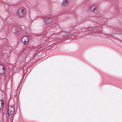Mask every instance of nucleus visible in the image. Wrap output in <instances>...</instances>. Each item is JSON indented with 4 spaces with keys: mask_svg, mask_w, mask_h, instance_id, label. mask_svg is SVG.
<instances>
[{
    "mask_svg": "<svg viewBox=\"0 0 122 122\" xmlns=\"http://www.w3.org/2000/svg\"><path fill=\"white\" fill-rule=\"evenodd\" d=\"M26 11L23 8L19 9L17 11V15L19 17L23 18L25 15Z\"/></svg>",
    "mask_w": 122,
    "mask_h": 122,
    "instance_id": "nucleus-1",
    "label": "nucleus"
},
{
    "mask_svg": "<svg viewBox=\"0 0 122 122\" xmlns=\"http://www.w3.org/2000/svg\"><path fill=\"white\" fill-rule=\"evenodd\" d=\"M15 111V109L14 106L11 105L9 106L8 110V114L11 115L13 114Z\"/></svg>",
    "mask_w": 122,
    "mask_h": 122,
    "instance_id": "nucleus-2",
    "label": "nucleus"
},
{
    "mask_svg": "<svg viewBox=\"0 0 122 122\" xmlns=\"http://www.w3.org/2000/svg\"><path fill=\"white\" fill-rule=\"evenodd\" d=\"M29 40L28 37L26 36L23 37L21 39V42L24 44H27Z\"/></svg>",
    "mask_w": 122,
    "mask_h": 122,
    "instance_id": "nucleus-3",
    "label": "nucleus"
},
{
    "mask_svg": "<svg viewBox=\"0 0 122 122\" xmlns=\"http://www.w3.org/2000/svg\"><path fill=\"white\" fill-rule=\"evenodd\" d=\"M5 72L4 66L2 65H0V74H3Z\"/></svg>",
    "mask_w": 122,
    "mask_h": 122,
    "instance_id": "nucleus-4",
    "label": "nucleus"
},
{
    "mask_svg": "<svg viewBox=\"0 0 122 122\" xmlns=\"http://www.w3.org/2000/svg\"><path fill=\"white\" fill-rule=\"evenodd\" d=\"M44 20H45V22L47 23H50L52 21L51 18L49 17H46L44 18Z\"/></svg>",
    "mask_w": 122,
    "mask_h": 122,
    "instance_id": "nucleus-5",
    "label": "nucleus"
},
{
    "mask_svg": "<svg viewBox=\"0 0 122 122\" xmlns=\"http://www.w3.org/2000/svg\"><path fill=\"white\" fill-rule=\"evenodd\" d=\"M97 8V6L96 5H92L91 7L90 10L92 11H94L96 10Z\"/></svg>",
    "mask_w": 122,
    "mask_h": 122,
    "instance_id": "nucleus-6",
    "label": "nucleus"
},
{
    "mask_svg": "<svg viewBox=\"0 0 122 122\" xmlns=\"http://www.w3.org/2000/svg\"><path fill=\"white\" fill-rule=\"evenodd\" d=\"M4 106L3 101L2 100H0V110L2 109Z\"/></svg>",
    "mask_w": 122,
    "mask_h": 122,
    "instance_id": "nucleus-7",
    "label": "nucleus"
},
{
    "mask_svg": "<svg viewBox=\"0 0 122 122\" xmlns=\"http://www.w3.org/2000/svg\"><path fill=\"white\" fill-rule=\"evenodd\" d=\"M68 4V0H64L62 4L63 5H66Z\"/></svg>",
    "mask_w": 122,
    "mask_h": 122,
    "instance_id": "nucleus-8",
    "label": "nucleus"
},
{
    "mask_svg": "<svg viewBox=\"0 0 122 122\" xmlns=\"http://www.w3.org/2000/svg\"><path fill=\"white\" fill-rule=\"evenodd\" d=\"M19 31L17 28H15V30L14 33L15 34H17L19 32Z\"/></svg>",
    "mask_w": 122,
    "mask_h": 122,
    "instance_id": "nucleus-9",
    "label": "nucleus"
}]
</instances>
